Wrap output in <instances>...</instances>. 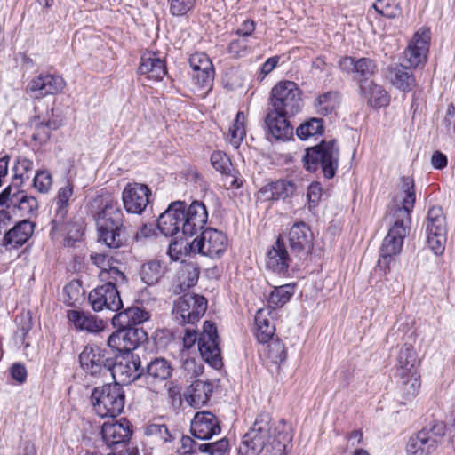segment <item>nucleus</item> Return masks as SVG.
Instances as JSON below:
<instances>
[{
	"mask_svg": "<svg viewBox=\"0 0 455 455\" xmlns=\"http://www.w3.org/2000/svg\"><path fill=\"white\" fill-rule=\"evenodd\" d=\"M94 204L99 241L109 248H120L124 243V214L117 200L107 195L96 198Z\"/></svg>",
	"mask_w": 455,
	"mask_h": 455,
	"instance_id": "obj_1",
	"label": "nucleus"
},
{
	"mask_svg": "<svg viewBox=\"0 0 455 455\" xmlns=\"http://www.w3.org/2000/svg\"><path fill=\"white\" fill-rule=\"evenodd\" d=\"M92 409L100 418H115L124 408L125 395L119 384H107L95 387L91 395Z\"/></svg>",
	"mask_w": 455,
	"mask_h": 455,
	"instance_id": "obj_2",
	"label": "nucleus"
},
{
	"mask_svg": "<svg viewBox=\"0 0 455 455\" xmlns=\"http://www.w3.org/2000/svg\"><path fill=\"white\" fill-rule=\"evenodd\" d=\"M416 200L414 180L411 177L401 178L391 203L388 206L387 220H396L402 222H411V212Z\"/></svg>",
	"mask_w": 455,
	"mask_h": 455,
	"instance_id": "obj_3",
	"label": "nucleus"
},
{
	"mask_svg": "<svg viewBox=\"0 0 455 455\" xmlns=\"http://www.w3.org/2000/svg\"><path fill=\"white\" fill-rule=\"evenodd\" d=\"M416 200L414 180L411 177L401 178L391 203L388 206L387 220H396L402 222H411V212Z\"/></svg>",
	"mask_w": 455,
	"mask_h": 455,
	"instance_id": "obj_4",
	"label": "nucleus"
},
{
	"mask_svg": "<svg viewBox=\"0 0 455 455\" xmlns=\"http://www.w3.org/2000/svg\"><path fill=\"white\" fill-rule=\"evenodd\" d=\"M304 162L308 171L314 172L321 166L324 176L332 178L339 162V150L335 141H323L317 146L307 148Z\"/></svg>",
	"mask_w": 455,
	"mask_h": 455,
	"instance_id": "obj_5",
	"label": "nucleus"
},
{
	"mask_svg": "<svg viewBox=\"0 0 455 455\" xmlns=\"http://www.w3.org/2000/svg\"><path fill=\"white\" fill-rule=\"evenodd\" d=\"M273 110L282 115L294 116L302 107L301 92L292 81H280L271 90Z\"/></svg>",
	"mask_w": 455,
	"mask_h": 455,
	"instance_id": "obj_6",
	"label": "nucleus"
},
{
	"mask_svg": "<svg viewBox=\"0 0 455 455\" xmlns=\"http://www.w3.org/2000/svg\"><path fill=\"white\" fill-rule=\"evenodd\" d=\"M271 419L268 415L259 416L253 426L243 435L238 447L239 455H259L272 438Z\"/></svg>",
	"mask_w": 455,
	"mask_h": 455,
	"instance_id": "obj_7",
	"label": "nucleus"
},
{
	"mask_svg": "<svg viewBox=\"0 0 455 455\" xmlns=\"http://www.w3.org/2000/svg\"><path fill=\"white\" fill-rule=\"evenodd\" d=\"M391 224L387 235L383 240L380 248V256L378 265L385 270H389L394 257L398 255L403 247V239L408 234V222H402L396 220H387Z\"/></svg>",
	"mask_w": 455,
	"mask_h": 455,
	"instance_id": "obj_8",
	"label": "nucleus"
},
{
	"mask_svg": "<svg viewBox=\"0 0 455 455\" xmlns=\"http://www.w3.org/2000/svg\"><path fill=\"white\" fill-rule=\"evenodd\" d=\"M206 299L200 295L186 293L174 303L172 315L181 324L195 323L205 313Z\"/></svg>",
	"mask_w": 455,
	"mask_h": 455,
	"instance_id": "obj_9",
	"label": "nucleus"
},
{
	"mask_svg": "<svg viewBox=\"0 0 455 455\" xmlns=\"http://www.w3.org/2000/svg\"><path fill=\"white\" fill-rule=\"evenodd\" d=\"M228 240L227 235L212 228H205L200 235L194 238L196 254L211 259H220L227 251Z\"/></svg>",
	"mask_w": 455,
	"mask_h": 455,
	"instance_id": "obj_10",
	"label": "nucleus"
},
{
	"mask_svg": "<svg viewBox=\"0 0 455 455\" xmlns=\"http://www.w3.org/2000/svg\"><path fill=\"white\" fill-rule=\"evenodd\" d=\"M140 359L132 353L117 355L115 362L110 361L108 378L115 380L114 384L127 385L140 376Z\"/></svg>",
	"mask_w": 455,
	"mask_h": 455,
	"instance_id": "obj_11",
	"label": "nucleus"
},
{
	"mask_svg": "<svg viewBox=\"0 0 455 455\" xmlns=\"http://www.w3.org/2000/svg\"><path fill=\"white\" fill-rule=\"evenodd\" d=\"M198 350L204 360L212 367L219 369L222 365L220 349L218 343L217 328L210 321H205L203 331L198 337Z\"/></svg>",
	"mask_w": 455,
	"mask_h": 455,
	"instance_id": "obj_12",
	"label": "nucleus"
},
{
	"mask_svg": "<svg viewBox=\"0 0 455 455\" xmlns=\"http://www.w3.org/2000/svg\"><path fill=\"white\" fill-rule=\"evenodd\" d=\"M111 359L97 346H86L80 353L79 362L83 370L94 378H106L109 373Z\"/></svg>",
	"mask_w": 455,
	"mask_h": 455,
	"instance_id": "obj_13",
	"label": "nucleus"
},
{
	"mask_svg": "<svg viewBox=\"0 0 455 455\" xmlns=\"http://www.w3.org/2000/svg\"><path fill=\"white\" fill-rule=\"evenodd\" d=\"M152 196L149 188L142 183H128L122 193L124 209L129 213L141 214L150 203Z\"/></svg>",
	"mask_w": 455,
	"mask_h": 455,
	"instance_id": "obj_14",
	"label": "nucleus"
},
{
	"mask_svg": "<svg viewBox=\"0 0 455 455\" xmlns=\"http://www.w3.org/2000/svg\"><path fill=\"white\" fill-rule=\"evenodd\" d=\"M192 68V84L194 90L212 88L214 78V68L210 58L204 52H196L189 58Z\"/></svg>",
	"mask_w": 455,
	"mask_h": 455,
	"instance_id": "obj_15",
	"label": "nucleus"
},
{
	"mask_svg": "<svg viewBox=\"0 0 455 455\" xmlns=\"http://www.w3.org/2000/svg\"><path fill=\"white\" fill-rule=\"evenodd\" d=\"M65 80L60 76L40 74L33 77L26 86V93L32 98L41 99L62 92Z\"/></svg>",
	"mask_w": 455,
	"mask_h": 455,
	"instance_id": "obj_16",
	"label": "nucleus"
},
{
	"mask_svg": "<svg viewBox=\"0 0 455 455\" xmlns=\"http://www.w3.org/2000/svg\"><path fill=\"white\" fill-rule=\"evenodd\" d=\"M88 299L94 311H102L103 309L118 311L123 307L119 291L112 283H106L92 290L89 293Z\"/></svg>",
	"mask_w": 455,
	"mask_h": 455,
	"instance_id": "obj_17",
	"label": "nucleus"
},
{
	"mask_svg": "<svg viewBox=\"0 0 455 455\" xmlns=\"http://www.w3.org/2000/svg\"><path fill=\"white\" fill-rule=\"evenodd\" d=\"M132 424L124 418L107 421L101 427L102 439L109 447L122 446L129 442L132 435Z\"/></svg>",
	"mask_w": 455,
	"mask_h": 455,
	"instance_id": "obj_18",
	"label": "nucleus"
},
{
	"mask_svg": "<svg viewBox=\"0 0 455 455\" xmlns=\"http://www.w3.org/2000/svg\"><path fill=\"white\" fill-rule=\"evenodd\" d=\"M182 233L185 235L192 236L201 230L207 222L208 212L204 204L195 201L185 211L183 204Z\"/></svg>",
	"mask_w": 455,
	"mask_h": 455,
	"instance_id": "obj_19",
	"label": "nucleus"
},
{
	"mask_svg": "<svg viewBox=\"0 0 455 455\" xmlns=\"http://www.w3.org/2000/svg\"><path fill=\"white\" fill-rule=\"evenodd\" d=\"M291 249L301 255H307L313 248L314 235L310 228L302 221L296 222L287 233Z\"/></svg>",
	"mask_w": 455,
	"mask_h": 455,
	"instance_id": "obj_20",
	"label": "nucleus"
},
{
	"mask_svg": "<svg viewBox=\"0 0 455 455\" xmlns=\"http://www.w3.org/2000/svg\"><path fill=\"white\" fill-rule=\"evenodd\" d=\"M191 433L200 440H208L220 433L218 419L210 411L196 412L191 421Z\"/></svg>",
	"mask_w": 455,
	"mask_h": 455,
	"instance_id": "obj_21",
	"label": "nucleus"
},
{
	"mask_svg": "<svg viewBox=\"0 0 455 455\" xmlns=\"http://www.w3.org/2000/svg\"><path fill=\"white\" fill-rule=\"evenodd\" d=\"M183 217V202L172 203L158 218L159 230L166 236L174 235L180 230L182 231Z\"/></svg>",
	"mask_w": 455,
	"mask_h": 455,
	"instance_id": "obj_22",
	"label": "nucleus"
},
{
	"mask_svg": "<svg viewBox=\"0 0 455 455\" xmlns=\"http://www.w3.org/2000/svg\"><path fill=\"white\" fill-rule=\"evenodd\" d=\"M0 204H6L8 208L17 207L24 215H28L37 209V201L34 196H28L24 191L10 186L0 195Z\"/></svg>",
	"mask_w": 455,
	"mask_h": 455,
	"instance_id": "obj_23",
	"label": "nucleus"
},
{
	"mask_svg": "<svg viewBox=\"0 0 455 455\" xmlns=\"http://www.w3.org/2000/svg\"><path fill=\"white\" fill-rule=\"evenodd\" d=\"M339 67L343 72L355 74V78L361 82L369 81L368 78L372 76L376 70V64L370 58L355 59L345 56L339 60Z\"/></svg>",
	"mask_w": 455,
	"mask_h": 455,
	"instance_id": "obj_24",
	"label": "nucleus"
},
{
	"mask_svg": "<svg viewBox=\"0 0 455 455\" xmlns=\"http://www.w3.org/2000/svg\"><path fill=\"white\" fill-rule=\"evenodd\" d=\"M437 439L431 430H421L410 437L406 444L407 455H428L437 447Z\"/></svg>",
	"mask_w": 455,
	"mask_h": 455,
	"instance_id": "obj_25",
	"label": "nucleus"
},
{
	"mask_svg": "<svg viewBox=\"0 0 455 455\" xmlns=\"http://www.w3.org/2000/svg\"><path fill=\"white\" fill-rule=\"evenodd\" d=\"M73 195L74 188L73 185L68 181L59 188L54 199L55 209L54 215L52 220L54 231L57 230L66 220L68 212L69 203L72 200Z\"/></svg>",
	"mask_w": 455,
	"mask_h": 455,
	"instance_id": "obj_26",
	"label": "nucleus"
},
{
	"mask_svg": "<svg viewBox=\"0 0 455 455\" xmlns=\"http://www.w3.org/2000/svg\"><path fill=\"white\" fill-rule=\"evenodd\" d=\"M139 330L135 328H123L108 338V346L119 352L131 353L139 344Z\"/></svg>",
	"mask_w": 455,
	"mask_h": 455,
	"instance_id": "obj_27",
	"label": "nucleus"
},
{
	"mask_svg": "<svg viewBox=\"0 0 455 455\" xmlns=\"http://www.w3.org/2000/svg\"><path fill=\"white\" fill-rule=\"evenodd\" d=\"M68 321L76 330L88 332H98L104 329L105 323L90 313L79 310H68L67 312Z\"/></svg>",
	"mask_w": 455,
	"mask_h": 455,
	"instance_id": "obj_28",
	"label": "nucleus"
},
{
	"mask_svg": "<svg viewBox=\"0 0 455 455\" xmlns=\"http://www.w3.org/2000/svg\"><path fill=\"white\" fill-rule=\"evenodd\" d=\"M212 390L213 387L211 382L197 379L188 387L186 399L191 406L201 407L208 403Z\"/></svg>",
	"mask_w": 455,
	"mask_h": 455,
	"instance_id": "obj_29",
	"label": "nucleus"
},
{
	"mask_svg": "<svg viewBox=\"0 0 455 455\" xmlns=\"http://www.w3.org/2000/svg\"><path fill=\"white\" fill-rule=\"evenodd\" d=\"M272 313L273 311L269 307L260 308L256 313L255 336L261 343L268 342L275 334V327L272 321Z\"/></svg>",
	"mask_w": 455,
	"mask_h": 455,
	"instance_id": "obj_30",
	"label": "nucleus"
},
{
	"mask_svg": "<svg viewBox=\"0 0 455 455\" xmlns=\"http://www.w3.org/2000/svg\"><path fill=\"white\" fill-rule=\"evenodd\" d=\"M291 116L282 115L277 111H271L266 118L269 132L276 140H288L292 135V127L287 121Z\"/></svg>",
	"mask_w": 455,
	"mask_h": 455,
	"instance_id": "obj_31",
	"label": "nucleus"
},
{
	"mask_svg": "<svg viewBox=\"0 0 455 455\" xmlns=\"http://www.w3.org/2000/svg\"><path fill=\"white\" fill-rule=\"evenodd\" d=\"M291 436L286 430L285 425L275 427L272 438L266 445L264 455H287V447Z\"/></svg>",
	"mask_w": 455,
	"mask_h": 455,
	"instance_id": "obj_32",
	"label": "nucleus"
},
{
	"mask_svg": "<svg viewBox=\"0 0 455 455\" xmlns=\"http://www.w3.org/2000/svg\"><path fill=\"white\" fill-rule=\"evenodd\" d=\"M360 94L368 101L369 105L374 108L385 107L389 102V97L382 86L372 81H363L360 84Z\"/></svg>",
	"mask_w": 455,
	"mask_h": 455,
	"instance_id": "obj_33",
	"label": "nucleus"
},
{
	"mask_svg": "<svg viewBox=\"0 0 455 455\" xmlns=\"http://www.w3.org/2000/svg\"><path fill=\"white\" fill-rule=\"evenodd\" d=\"M294 191L295 186L292 182L277 180L264 186L259 190V195L265 201H276L289 197Z\"/></svg>",
	"mask_w": 455,
	"mask_h": 455,
	"instance_id": "obj_34",
	"label": "nucleus"
},
{
	"mask_svg": "<svg viewBox=\"0 0 455 455\" xmlns=\"http://www.w3.org/2000/svg\"><path fill=\"white\" fill-rule=\"evenodd\" d=\"M140 73L147 75L149 79L162 80L166 75L164 62L155 53H146L141 57Z\"/></svg>",
	"mask_w": 455,
	"mask_h": 455,
	"instance_id": "obj_35",
	"label": "nucleus"
},
{
	"mask_svg": "<svg viewBox=\"0 0 455 455\" xmlns=\"http://www.w3.org/2000/svg\"><path fill=\"white\" fill-rule=\"evenodd\" d=\"M290 264V258L283 243L279 239L267 252V266L275 272H284Z\"/></svg>",
	"mask_w": 455,
	"mask_h": 455,
	"instance_id": "obj_36",
	"label": "nucleus"
},
{
	"mask_svg": "<svg viewBox=\"0 0 455 455\" xmlns=\"http://www.w3.org/2000/svg\"><path fill=\"white\" fill-rule=\"evenodd\" d=\"M172 367L164 358H156L151 361L147 367V382L154 384L162 382L171 377Z\"/></svg>",
	"mask_w": 455,
	"mask_h": 455,
	"instance_id": "obj_37",
	"label": "nucleus"
},
{
	"mask_svg": "<svg viewBox=\"0 0 455 455\" xmlns=\"http://www.w3.org/2000/svg\"><path fill=\"white\" fill-rule=\"evenodd\" d=\"M33 230L34 226L30 221L22 220L5 234L4 241L13 247L20 246L29 239Z\"/></svg>",
	"mask_w": 455,
	"mask_h": 455,
	"instance_id": "obj_38",
	"label": "nucleus"
},
{
	"mask_svg": "<svg viewBox=\"0 0 455 455\" xmlns=\"http://www.w3.org/2000/svg\"><path fill=\"white\" fill-rule=\"evenodd\" d=\"M60 232L64 235V245L72 246L76 242L79 241L84 234V227L81 221L68 220L63 221L62 225L57 230H53L52 227V236H57Z\"/></svg>",
	"mask_w": 455,
	"mask_h": 455,
	"instance_id": "obj_39",
	"label": "nucleus"
},
{
	"mask_svg": "<svg viewBox=\"0 0 455 455\" xmlns=\"http://www.w3.org/2000/svg\"><path fill=\"white\" fill-rule=\"evenodd\" d=\"M167 271L168 267L165 263L153 259L142 265L140 275L145 283L154 285L159 282Z\"/></svg>",
	"mask_w": 455,
	"mask_h": 455,
	"instance_id": "obj_40",
	"label": "nucleus"
},
{
	"mask_svg": "<svg viewBox=\"0 0 455 455\" xmlns=\"http://www.w3.org/2000/svg\"><path fill=\"white\" fill-rule=\"evenodd\" d=\"M446 222L441 207L433 206L428 210L426 222L427 235H446Z\"/></svg>",
	"mask_w": 455,
	"mask_h": 455,
	"instance_id": "obj_41",
	"label": "nucleus"
},
{
	"mask_svg": "<svg viewBox=\"0 0 455 455\" xmlns=\"http://www.w3.org/2000/svg\"><path fill=\"white\" fill-rule=\"evenodd\" d=\"M247 117L244 112L239 111L228 128V139L231 145L237 148L246 135Z\"/></svg>",
	"mask_w": 455,
	"mask_h": 455,
	"instance_id": "obj_42",
	"label": "nucleus"
},
{
	"mask_svg": "<svg viewBox=\"0 0 455 455\" xmlns=\"http://www.w3.org/2000/svg\"><path fill=\"white\" fill-rule=\"evenodd\" d=\"M295 293V286L292 284H284L275 289L268 296V307L270 309L282 307L285 305Z\"/></svg>",
	"mask_w": 455,
	"mask_h": 455,
	"instance_id": "obj_43",
	"label": "nucleus"
},
{
	"mask_svg": "<svg viewBox=\"0 0 455 455\" xmlns=\"http://www.w3.org/2000/svg\"><path fill=\"white\" fill-rule=\"evenodd\" d=\"M404 394L409 397L416 396L421 387V379L418 369L407 373H399Z\"/></svg>",
	"mask_w": 455,
	"mask_h": 455,
	"instance_id": "obj_44",
	"label": "nucleus"
},
{
	"mask_svg": "<svg viewBox=\"0 0 455 455\" xmlns=\"http://www.w3.org/2000/svg\"><path fill=\"white\" fill-rule=\"evenodd\" d=\"M191 254H196L194 240L190 242L188 239L180 238L173 241L169 245L168 255L172 260H180L183 257Z\"/></svg>",
	"mask_w": 455,
	"mask_h": 455,
	"instance_id": "obj_45",
	"label": "nucleus"
},
{
	"mask_svg": "<svg viewBox=\"0 0 455 455\" xmlns=\"http://www.w3.org/2000/svg\"><path fill=\"white\" fill-rule=\"evenodd\" d=\"M389 79L391 83L401 91H409L414 84L411 75L403 66L390 68Z\"/></svg>",
	"mask_w": 455,
	"mask_h": 455,
	"instance_id": "obj_46",
	"label": "nucleus"
},
{
	"mask_svg": "<svg viewBox=\"0 0 455 455\" xmlns=\"http://www.w3.org/2000/svg\"><path fill=\"white\" fill-rule=\"evenodd\" d=\"M84 290L77 281H71L64 287L63 301L68 307H75L83 300Z\"/></svg>",
	"mask_w": 455,
	"mask_h": 455,
	"instance_id": "obj_47",
	"label": "nucleus"
},
{
	"mask_svg": "<svg viewBox=\"0 0 455 455\" xmlns=\"http://www.w3.org/2000/svg\"><path fill=\"white\" fill-rule=\"evenodd\" d=\"M339 95L336 92H326L315 100V108L322 115L331 113L339 106Z\"/></svg>",
	"mask_w": 455,
	"mask_h": 455,
	"instance_id": "obj_48",
	"label": "nucleus"
},
{
	"mask_svg": "<svg viewBox=\"0 0 455 455\" xmlns=\"http://www.w3.org/2000/svg\"><path fill=\"white\" fill-rule=\"evenodd\" d=\"M416 353L411 347H406L401 350L398 358L399 373H407L411 369H418L416 366Z\"/></svg>",
	"mask_w": 455,
	"mask_h": 455,
	"instance_id": "obj_49",
	"label": "nucleus"
},
{
	"mask_svg": "<svg viewBox=\"0 0 455 455\" xmlns=\"http://www.w3.org/2000/svg\"><path fill=\"white\" fill-rule=\"evenodd\" d=\"M323 132L322 119L311 118L300 124L297 129V135L301 140H307L311 136L321 134Z\"/></svg>",
	"mask_w": 455,
	"mask_h": 455,
	"instance_id": "obj_50",
	"label": "nucleus"
},
{
	"mask_svg": "<svg viewBox=\"0 0 455 455\" xmlns=\"http://www.w3.org/2000/svg\"><path fill=\"white\" fill-rule=\"evenodd\" d=\"M267 350V357L271 363L275 364H280L285 361L287 357V352L284 344L279 339L269 340Z\"/></svg>",
	"mask_w": 455,
	"mask_h": 455,
	"instance_id": "obj_51",
	"label": "nucleus"
},
{
	"mask_svg": "<svg viewBox=\"0 0 455 455\" xmlns=\"http://www.w3.org/2000/svg\"><path fill=\"white\" fill-rule=\"evenodd\" d=\"M373 8L382 16L395 18L401 12L399 4L396 0H377Z\"/></svg>",
	"mask_w": 455,
	"mask_h": 455,
	"instance_id": "obj_52",
	"label": "nucleus"
},
{
	"mask_svg": "<svg viewBox=\"0 0 455 455\" xmlns=\"http://www.w3.org/2000/svg\"><path fill=\"white\" fill-rule=\"evenodd\" d=\"M33 186L39 193H48L52 186V174L45 170L36 172L33 180Z\"/></svg>",
	"mask_w": 455,
	"mask_h": 455,
	"instance_id": "obj_53",
	"label": "nucleus"
},
{
	"mask_svg": "<svg viewBox=\"0 0 455 455\" xmlns=\"http://www.w3.org/2000/svg\"><path fill=\"white\" fill-rule=\"evenodd\" d=\"M33 169V162L27 157L20 156L16 160L13 167L14 180H19V184L23 182L24 179H28V173Z\"/></svg>",
	"mask_w": 455,
	"mask_h": 455,
	"instance_id": "obj_54",
	"label": "nucleus"
},
{
	"mask_svg": "<svg viewBox=\"0 0 455 455\" xmlns=\"http://www.w3.org/2000/svg\"><path fill=\"white\" fill-rule=\"evenodd\" d=\"M198 449L209 455H226L229 450V443L228 439L222 438L215 443L200 444Z\"/></svg>",
	"mask_w": 455,
	"mask_h": 455,
	"instance_id": "obj_55",
	"label": "nucleus"
},
{
	"mask_svg": "<svg viewBox=\"0 0 455 455\" xmlns=\"http://www.w3.org/2000/svg\"><path fill=\"white\" fill-rule=\"evenodd\" d=\"M427 52H422L421 50L413 47L409 44L407 49L404 52V59L407 61L410 67L416 68L427 60Z\"/></svg>",
	"mask_w": 455,
	"mask_h": 455,
	"instance_id": "obj_56",
	"label": "nucleus"
},
{
	"mask_svg": "<svg viewBox=\"0 0 455 455\" xmlns=\"http://www.w3.org/2000/svg\"><path fill=\"white\" fill-rule=\"evenodd\" d=\"M430 43V30L427 28H420L413 36L409 44L422 52H428Z\"/></svg>",
	"mask_w": 455,
	"mask_h": 455,
	"instance_id": "obj_57",
	"label": "nucleus"
},
{
	"mask_svg": "<svg viewBox=\"0 0 455 455\" xmlns=\"http://www.w3.org/2000/svg\"><path fill=\"white\" fill-rule=\"evenodd\" d=\"M446 243V235H427V245L436 256L443 253Z\"/></svg>",
	"mask_w": 455,
	"mask_h": 455,
	"instance_id": "obj_58",
	"label": "nucleus"
},
{
	"mask_svg": "<svg viewBox=\"0 0 455 455\" xmlns=\"http://www.w3.org/2000/svg\"><path fill=\"white\" fill-rule=\"evenodd\" d=\"M211 163L213 168L220 173H228V171H231L230 160L220 151H216L212 154Z\"/></svg>",
	"mask_w": 455,
	"mask_h": 455,
	"instance_id": "obj_59",
	"label": "nucleus"
},
{
	"mask_svg": "<svg viewBox=\"0 0 455 455\" xmlns=\"http://www.w3.org/2000/svg\"><path fill=\"white\" fill-rule=\"evenodd\" d=\"M100 277L102 281L112 283L115 287L118 284L125 283L126 282L124 274L116 264L111 268H108V272L100 273Z\"/></svg>",
	"mask_w": 455,
	"mask_h": 455,
	"instance_id": "obj_60",
	"label": "nucleus"
},
{
	"mask_svg": "<svg viewBox=\"0 0 455 455\" xmlns=\"http://www.w3.org/2000/svg\"><path fill=\"white\" fill-rule=\"evenodd\" d=\"M228 51L235 58L247 55L251 52V46L246 38L239 37L230 42Z\"/></svg>",
	"mask_w": 455,
	"mask_h": 455,
	"instance_id": "obj_61",
	"label": "nucleus"
},
{
	"mask_svg": "<svg viewBox=\"0 0 455 455\" xmlns=\"http://www.w3.org/2000/svg\"><path fill=\"white\" fill-rule=\"evenodd\" d=\"M146 434L156 437V439L166 443L171 441L172 435L164 425L151 424L146 428Z\"/></svg>",
	"mask_w": 455,
	"mask_h": 455,
	"instance_id": "obj_62",
	"label": "nucleus"
},
{
	"mask_svg": "<svg viewBox=\"0 0 455 455\" xmlns=\"http://www.w3.org/2000/svg\"><path fill=\"white\" fill-rule=\"evenodd\" d=\"M170 12L173 15H183L190 11L196 0H168Z\"/></svg>",
	"mask_w": 455,
	"mask_h": 455,
	"instance_id": "obj_63",
	"label": "nucleus"
},
{
	"mask_svg": "<svg viewBox=\"0 0 455 455\" xmlns=\"http://www.w3.org/2000/svg\"><path fill=\"white\" fill-rule=\"evenodd\" d=\"M91 260L100 269V273L108 272V268H111L116 263L112 257L102 253L92 254Z\"/></svg>",
	"mask_w": 455,
	"mask_h": 455,
	"instance_id": "obj_64",
	"label": "nucleus"
}]
</instances>
